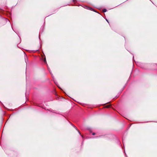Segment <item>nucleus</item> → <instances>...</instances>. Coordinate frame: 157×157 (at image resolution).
<instances>
[{"mask_svg": "<svg viewBox=\"0 0 157 157\" xmlns=\"http://www.w3.org/2000/svg\"><path fill=\"white\" fill-rule=\"evenodd\" d=\"M103 12H106V9H103Z\"/></svg>", "mask_w": 157, "mask_h": 157, "instance_id": "f257e3e1", "label": "nucleus"}, {"mask_svg": "<svg viewBox=\"0 0 157 157\" xmlns=\"http://www.w3.org/2000/svg\"><path fill=\"white\" fill-rule=\"evenodd\" d=\"M106 107L107 108H109V105H107V106H106Z\"/></svg>", "mask_w": 157, "mask_h": 157, "instance_id": "f03ea898", "label": "nucleus"}, {"mask_svg": "<svg viewBox=\"0 0 157 157\" xmlns=\"http://www.w3.org/2000/svg\"><path fill=\"white\" fill-rule=\"evenodd\" d=\"M92 135H95V133H92Z\"/></svg>", "mask_w": 157, "mask_h": 157, "instance_id": "7ed1b4c3", "label": "nucleus"}, {"mask_svg": "<svg viewBox=\"0 0 157 157\" xmlns=\"http://www.w3.org/2000/svg\"><path fill=\"white\" fill-rule=\"evenodd\" d=\"M44 62H46V59H44Z\"/></svg>", "mask_w": 157, "mask_h": 157, "instance_id": "20e7f679", "label": "nucleus"}, {"mask_svg": "<svg viewBox=\"0 0 157 157\" xmlns=\"http://www.w3.org/2000/svg\"><path fill=\"white\" fill-rule=\"evenodd\" d=\"M74 127L75 128L77 129L76 128V127H75V126H74Z\"/></svg>", "mask_w": 157, "mask_h": 157, "instance_id": "39448f33", "label": "nucleus"}, {"mask_svg": "<svg viewBox=\"0 0 157 157\" xmlns=\"http://www.w3.org/2000/svg\"><path fill=\"white\" fill-rule=\"evenodd\" d=\"M78 132H79V134H80L81 135V134H80V132H79V131H78Z\"/></svg>", "mask_w": 157, "mask_h": 157, "instance_id": "423d86ee", "label": "nucleus"}, {"mask_svg": "<svg viewBox=\"0 0 157 157\" xmlns=\"http://www.w3.org/2000/svg\"><path fill=\"white\" fill-rule=\"evenodd\" d=\"M106 21H107V22H108V21L107 20H106Z\"/></svg>", "mask_w": 157, "mask_h": 157, "instance_id": "0eeeda50", "label": "nucleus"}]
</instances>
